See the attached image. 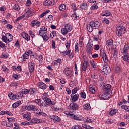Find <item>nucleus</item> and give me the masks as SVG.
Segmentation results:
<instances>
[{
    "mask_svg": "<svg viewBox=\"0 0 129 129\" xmlns=\"http://www.w3.org/2000/svg\"><path fill=\"white\" fill-rule=\"evenodd\" d=\"M0 47L1 48H5L6 47V45L1 41H0Z\"/></svg>",
    "mask_w": 129,
    "mask_h": 129,
    "instance_id": "nucleus-63",
    "label": "nucleus"
},
{
    "mask_svg": "<svg viewBox=\"0 0 129 129\" xmlns=\"http://www.w3.org/2000/svg\"><path fill=\"white\" fill-rule=\"evenodd\" d=\"M52 49H55L56 48V42L54 40H52Z\"/></svg>",
    "mask_w": 129,
    "mask_h": 129,
    "instance_id": "nucleus-55",
    "label": "nucleus"
},
{
    "mask_svg": "<svg viewBox=\"0 0 129 129\" xmlns=\"http://www.w3.org/2000/svg\"><path fill=\"white\" fill-rule=\"evenodd\" d=\"M121 108H122L123 109H125V110H127V111H128V112H129V107L128 106L123 105L121 106Z\"/></svg>",
    "mask_w": 129,
    "mask_h": 129,
    "instance_id": "nucleus-43",
    "label": "nucleus"
},
{
    "mask_svg": "<svg viewBox=\"0 0 129 129\" xmlns=\"http://www.w3.org/2000/svg\"><path fill=\"white\" fill-rule=\"evenodd\" d=\"M6 126L7 127H12V126H13V123H12L10 121H8V122L6 123Z\"/></svg>",
    "mask_w": 129,
    "mask_h": 129,
    "instance_id": "nucleus-42",
    "label": "nucleus"
},
{
    "mask_svg": "<svg viewBox=\"0 0 129 129\" xmlns=\"http://www.w3.org/2000/svg\"><path fill=\"white\" fill-rule=\"evenodd\" d=\"M24 18H25V15H23L21 16L18 17L16 20V22H18V21H20V20H22V19H24Z\"/></svg>",
    "mask_w": 129,
    "mask_h": 129,
    "instance_id": "nucleus-53",
    "label": "nucleus"
},
{
    "mask_svg": "<svg viewBox=\"0 0 129 129\" xmlns=\"http://www.w3.org/2000/svg\"><path fill=\"white\" fill-rule=\"evenodd\" d=\"M28 66H29V72H30L31 73H33V71H34V69H35L34 68V63L31 62H29L28 63Z\"/></svg>",
    "mask_w": 129,
    "mask_h": 129,
    "instance_id": "nucleus-13",
    "label": "nucleus"
},
{
    "mask_svg": "<svg viewBox=\"0 0 129 129\" xmlns=\"http://www.w3.org/2000/svg\"><path fill=\"white\" fill-rule=\"evenodd\" d=\"M78 105L75 103H72L69 105L68 107V109H70L71 110H76L78 109Z\"/></svg>",
    "mask_w": 129,
    "mask_h": 129,
    "instance_id": "nucleus-5",
    "label": "nucleus"
},
{
    "mask_svg": "<svg viewBox=\"0 0 129 129\" xmlns=\"http://www.w3.org/2000/svg\"><path fill=\"white\" fill-rule=\"evenodd\" d=\"M88 66V61L84 60L83 66H82V70L84 71H86V69L87 68V66Z\"/></svg>",
    "mask_w": 129,
    "mask_h": 129,
    "instance_id": "nucleus-18",
    "label": "nucleus"
},
{
    "mask_svg": "<svg viewBox=\"0 0 129 129\" xmlns=\"http://www.w3.org/2000/svg\"><path fill=\"white\" fill-rule=\"evenodd\" d=\"M15 46L17 47V48H20V40L18 39L16 41V42L15 44Z\"/></svg>",
    "mask_w": 129,
    "mask_h": 129,
    "instance_id": "nucleus-50",
    "label": "nucleus"
},
{
    "mask_svg": "<svg viewBox=\"0 0 129 129\" xmlns=\"http://www.w3.org/2000/svg\"><path fill=\"white\" fill-rule=\"evenodd\" d=\"M56 35H57V34L56 33L55 31H53L51 32V33H50V36L52 38H54V37H56Z\"/></svg>",
    "mask_w": 129,
    "mask_h": 129,
    "instance_id": "nucleus-49",
    "label": "nucleus"
},
{
    "mask_svg": "<svg viewBox=\"0 0 129 129\" xmlns=\"http://www.w3.org/2000/svg\"><path fill=\"white\" fill-rule=\"evenodd\" d=\"M41 25V22L40 21H38L37 20H34L31 22V26L33 28L35 27V26H37V27H39Z\"/></svg>",
    "mask_w": 129,
    "mask_h": 129,
    "instance_id": "nucleus-9",
    "label": "nucleus"
},
{
    "mask_svg": "<svg viewBox=\"0 0 129 129\" xmlns=\"http://www.w3.org/2000/svg\"><path fill=\"white\" fill-rule=\"evenodd\" d=\"M128 45H125V46L124 47V49H123V53H124V54H127V52L128 51Z\"/></svg>",
    "mask_w": 129,
    "mask_h": 129,
    "instance_id": "nucleus-30",
    "label": "nucleus"
},
{
    "mask_svg": "<svg viewBox=\"0 0 129 129\" xmlns=\"http://www.w3.org/2000/svg\"><path fill=\"white\" fill-rule=\"evenodd\" d=\"M104 63H106V64H107V63H108V58H107V56H106L105 57H104L103 59Z\"/></svg>",
    "mask_w": 129,
    "mask_h": 129,
    "instance_id": "nucleus-59",
    "label": "nucleus"
},
{
    "mask_svg": "<svg viewBox=\"0 0 129 129\" xmlns=\"http://www.w3.org/2000/svg\"><path fill=\"white\" fill-rule=\"evenodd\" d=\"M56 2L54 0H46L43 2V6L45 7H48V6H51V5H55Z\"/></svg>",
    "mask_w": 129,
    "mask_h": 129,
    "instance_id": "nucleus-8",
    "label": "nucleus"
},
{
    "mask_svg": "<svg viewBox=\"0 0 129 129\" xmlns=\"http://www.w3.org/2000/svg\"><path fill=\"white\" fill-rule=\"evenodd\" d=\"M66 47L68 50L70 48V42H69V41H68L66 44Z\"/></svg>",
    "mask_w": 129,
    "mask_h": 129,
    "instance_id": "nucleus-60",
    "label": "nucleus"
},
{
    "mask_svg": "<svg viewBox=\"0 0 129 129\" xmlns=\"http://www.w3.org/2000/svg\"><path fill=\"white\" fill-rule=\"evenodd\" d=\"M61 33L62 34V35H64V36H65V35H67L69 32L68 30L66 29L65 27L61 29Z\"/></svg>",
    "mask_w": 129,
    "mask_h": 129,
    "instance_id": "nucleus-27",
    "label": "nucleus"
},
{
    "mask_svg": "<svg viewBox=\"0 0 129 129\" xmlns=\"http://www.w3.org/2000/svg\"><path fill=\"white\" fill-rule=\"evenodd\" d=\"M31 4L32 2H31V1H28L26 2V6L27 7H30V6H31Z\"/></svg>",
    "mask_w": 129,
    "mask_h": 129,
    "instance_id": "nucleus-58",
    "label": "nucleus"
},
{
    "mask_svg": "<svg viewBox=\"0 0 129 129\" xmlns=\"http://www.w3.org/2000/svg\"><path fill=\"white\" fill-rule=\"evenodd\" d=\"M80 8L81 10H86L87 9V4L86 3H83L81 5Z\"/></svg>",
    "mask_w": 129,
    "mask_h": 129,
    "instance_id": "nucleus-25",
    "label": "nucleus"
},
{
    "mask_svg": "<svg viewBox=\"0 0 129 129\" xmlns=\"http://www.w3.org/2000/svg\"><path fill=\"white\" fill-rule=\"evenodd\" d=\"M84 108L86 110H89V109L91 108V107H90V104H85V105H84Z\"/></svg>",
    "mask_w": 129,
    "mask_h": 129,
    "instance_id": "nucleus-28",
    "label": "nucleus"
},
{
    "mask_svg": "<svg viewBox=\"0 0 129 129\" xmlns=\"http://www.w3.org/2000/svg\"><path fill=\"white\" fill-rule=\"evenodd\" d=\"M89 90L90 92H92V93H94L95 92V89L94 87H91V86H90Z\"/></svg>",
    "mask_w": 129,
    "mask_h": 129,
    "instance_id": "nucleus-41",
    "label": "nucleus"
},
{
    "mask_svg": "<svg viewBox=\"0 0 129 129\" xmlns=\"http://www.w3.org/2000/svg\"><path fill=\"white\" fill-rule=\"evenodd\" d=\"M42 37L43 38L44 41H48V40H49V37L47 36V34H46V35L42 36Z\"/></svg>",
    "mask_w": 129,
    "mask_h": 129,
    "instance_id": "nucleus-56",
    "label": "nucleus"
},
{
    "mask_svg": "<svg viewBox=\"0 0 129 129\" xmlns=\"http://www.w3.org/2000/svg\"><path fill=\"white\" fill-rule=\"evenodd\" d=\"M126 31L125 27L123 26H118L116 31V35L118 37H120L123 34H125Z\"/></svg>",
    "mask_w": 129,
    "mask_h": 129,
    "instance_id": "nucleus-2",
    "label": "nucleus"
},
{
    "mask_svg": "<svg viewBox=\"0 0 129 129\" xmlns=\"http://www.w3.org/2000/svg\"><path fill=\"white\" fill-rule=\"evenodd\" d=\"M107 94H108V93H107L103 94L101 95V98H102L103 99H104L105 100L106 99H108V98H109V97H108V96H107Z\"/></svg>",
    "mask_w": 129,
    "mask_h": 129,
    "instance_id": "nucleus-24",
    "label": "nucleus"
},
{
    "mask_svg": "<svg viewBox=\"0 0 129 129\" xmlns=\"http://www.w3.org/2000/svg\"><path fill=\"white\" fill-rule=\"evenodd\" d=\"M21 125H30V122L25 121L21 123Z\"/></svg>",
    "mask_w": 129,
    "mask_h": 129,
    "instance_id": "nucleus-57",
    "label": "nucleus"
},
{
    "mask_svg": "<svg viewBox=\"0 0 129 129\" xmlns=\"http://www.w3.org/2000/svg\"><path fill=\"white\" fill-rule=\"evenodd\" d=\"M104 90L106 93H109L111 90V85L110 84H107L104 86Z\"/></svg>",
    "mask_w": 129,
    "mask_h": 129,
    "instance_id": "nucleus-10",
    "label": "nucleus"
},
{
    "mask_svg": "<svg viewBox=\"0 0 129 129\" xmlns=\"http://www.w3.org/2000/svg\"><path fill=\"white\" fill-rule=\"evenodd\" d=\"M115 71L117 73H118V72H120V67H116Z\"/></svg>",
    "mask_w": 129,
    "mask_h": 129,
    "instance_id": "nucleus-62",
    "label": "nucleus"
},
{
    "mask_svg": "<svg viewBox=\"0 0 129 129\" xmlns=\"http://www.w3.org/2000/svg\"><path fill=\"white\" fill-rule=\"evenodd\" d=\"M92 46H93V44L91 43V42H89L87 45L86 48H87V53H89V54H90V52H91V49H92Z\"/></svg>",
    "mask_w": 129,
    "mask_h": 129,
    "instance_id": "nucleus-12",
    "label": "nucleus"
},
{
    "mask_svg": "<svg viewBox=\"0 0 129 129\" xmlns=\"http://www.w3.org/2000/svg\"><path fill=\"white\" fill-rule=\"evenodd\" d=\"M9 57V54L8 53H3L1 55V58H4V59H7Z\"/></svg>",
    "mask_w": 129,
    "mask_h": 129,
    "instance_id": "nucleus-36",
    "label": "nucleus"
},
{
    "mask_svg": "<svg viewBox=\"0 0 129 129\" xmlns=\"http://www.w3.org/2000/svg\"><path fill=\"white\" fill-rule=\"evenodd\" d=\"M82 127L86 129H92V127H90L89 125L82 124Z\"/></svg>",
    "mask_w": 129,
    "mask_h": 129,
    "instance_id": "nucleus-45",
    "label": "nucleus"
},
{
    "mask_svg": "<svg viewBox=\"0 0 129 129\" xmlns=\"http://www.w3.org/2000/svg\"><path fill=\"white\" fill-rule=\"evenodd\" d=\"M14 10H16L17 11H19L20 10V6L18 4H15L13 6Z\"/></svg>",
    "mask_w": 129,
    "mask_h": 129,
    "instance_id": "nucleus-47",
    "label": "nucleus"
},
{
    "mask_svg": "<svg viewBox=\"0 0 129 129\" xmlns=\"http://www.w3.org/2000/svg\"><path fill=\"white\" fill-rule=\"evenodd\" d=\"M116 112H117V110L116 109H114L112 110L109 113L111 115H114V114H116Z\"/></svg>",
    "mask_w": 129,
    "mask_h": 129,
    "instance_id": "nucleus-35",
    "label": "nucleus"
},
{
    "mask_svg": "<svg viewBox=\"0 0 129 129\" xmlns=\"http://www.w3.org/2000/svg\"><path fill=\"white\" fill-rule=\"evenodd\" d=\"M43 100L44 102L42 103V107H46V106H48V105L51 104V99L48 97H45L43 98Z\"/></svg>",
    "mask_w": 129,
    "mask_h": 129,
    "instance_id": "nucleus-4",
    "label": "nucleus"
},
{
    "mask_svg": "<svg viewBox=\"0 0 129 129\" xmlns=\"http://www.w3.org/2000/svg\"><path fill=\"white\" fill-rule=\"evenodd\" d=\"M38 87L41 89H46L47 86L45 83H43V82H41L38 83Z\"/></svg>",
    "mask_w": 129,
    "mask_h": 129,
    "instance_id": "nucleus-16",
    "label": "nucleus"
},
{
    "mask_svg": "<svg viewBox=\"0 0 129 129\" xmlns=\"http://www.w3.org/2000/svg\"><path fill=\"white\" fill-rule=\"evenodd\" d=\"M35 107H36L34 106V105H30L29 106H26L25 107V109H26L27 110H29L30 111H34Z\"/></svg>",
    "mask_w": 129,
    "mask_h": 129,
    "instance_id": "nucleus-17",
    "label": "nucleus"
},
{
    "mask_svg": "<svg viewBox=\"0 0 129 129\" xmlns=\"http://www.w3.org/2000/svg\"><path fill=\"white\" fill-rule=\"evenodd\" d=\"M7 36L3 35L2 37V40L3 41V42H4V43H7Z\"/></svg>",
    "mask_w": 129,
    "mask_h": 129,
    "instance_id": "nucleus-51",
    "label": "nucleus"
},
{
    "mask_svg": "<svg viewBox=\"0 0 129 129\" xmlns=\"http://www.w3.org/2000/svg\"><path fill=\"white\" fill-rule=\"evenodd\" d=\"M90 64L93 68H96L97 63L94 61H91Z\"/></svg>",
    "mask_w": 129,
    "mask_h": 129,
    "instance_id": "nucleus-39",
    "label": "nucleus"
},
{
    "mask_svg": "<svg viewBox=\"0 0 129 129\" xmlns=\"http://www.w3.org/2000/svg\"><path fill=\"white\" fill-rule=\"evenodd\" d=\"M36 89L35 88H30L29 89V92H30V94H35L36 93Z\"/></svg>",
    "mask_w": 129,
    "mask_h": 129,
    "instance_id": "nucleus-38",
    "label": "nucleus"
},
{
    "mask_svg": "<svg viewBox=\"0 0 129 129\" xmlns=\"http://www.w3.org/2000/svg\"><path fill=\"white\" fill-rule=\"evenodd\" d=\"M100 26V23L98 21H91L87 26V30L89 33L93 31V29H98Z\"/></svg>",
    "mask_w": 129,
    "mask_h": 129,
    "instance_id": "nucleus-1",
    "label": "nucleus"
},
{
    "mask_svg": "<svg viewBox=\"0 0 129 129\" xmlns=\"http://www.w3.org/2000/svg\"><path fill=\"white\" fill-rule=\"evenodd\" d=\"M71 52V50H68V51H63L62 52V54H63L64 56H67V55H69L70 54V52Z\"/></svg>",
    "mask_w": 129,
    "mask_h": 129,
    "instance_id": "nucleus-52",
    "label": "nucleus"
},
{
    "mask_svg": "<svg viewBox=\"0 0 129 129\" xmlns=\"http://www.w3.org/2000/svg\"><path fill=\"white\" fill-rule=\"evenodd\" d=\"M122 58L124 61H126V62H129V56L128 55H124L122 56Z\"/></svg>",
    "mask_w": 129,
    "mask_h": 129,
    "instance_id": "nucleus-37",
    "label": "nucleus"
},
{
    "mask_svg": "<svg viewBox=\"0 0 129 129\" xmlns=\"http://www.w3.org/2000/svg\"><path fill=\"white\" fill-rule=\"evenodd\" d=\"M64 71L67 76H69L70 77H72V76H73V73L72 71L69 70V68H66Z\"/></svg>",
    "mask_w": 129,
    "mask_h": 129,
    "instance_id": "nucleus-11",
    "label": "nucleus"
},
{
    "mask_svg": "<svg viewBox=\"0 0 129 129\" xmlns=\"http://www.w3.org/2000/svg\"><path fill=\"white\" fill-rule=\"evenodd\" d=\"M94 50H96V51H98V50H99V45H95L94 46Z\"/></svg>",
    "mask_w": 129,
    "mask_h": 129,
    "instance_id": "nucleus-64",
    "label": "nucleus"
},
{
    "mask_svg": "<svg viewBox=\"0 0 129 129\" xmlns=\"http://www.w3.org/2000/svg\"><path fill=\"white\" fill-rule=\"evenodd\" d=\"M102 16H105L106 17H108L109 16H110V12H109V11H106L105 12H103L102 14Z\"/></svg>",
    "mask_w": 129,
    "mask_h": 129,
    "instance_id": "nucleus-32",
    "label": "nucleus"
},
{
    "mask_svg": "<svg viewBox=\"0 0 129 129\" xmlns=\"http://www.w3.org/2000/svg\"><path fill=\"white\" fill-rule=\"evenodd\" d=\"M23 59H29V54L27 53V52H25L23 55Z\"/></svg>",
    "mask_w": 129,
    "mask_h": 129,
    "instance_id": "nucleus-46",
    "label": "nucleus"
},
{
    "mask_svg": "<svg viewBox=\"0 0 129 129\" xmlns=\"http://www.w3.org/2000/svg\"><path fill=\"white\" fill-rule=\"evenodd\" d=\"M80 96L82 98L85 99L86 98V94L85 92H81Z\"/></svg>",
    "mask_w": 129,
    "mask_h": 129,
    "instance_id": "nucleus-44",
    "label": "nucleus"
},
{
    "mask_svg": "<svg viewBox=\"0 0 129 129\" xmlns=\"http://www.w3.org/2000/svg\"><path fill=\"white\" fill-rule=\"evenodd\" d=\"M71 99L74 102H75V101H77L78 100V97H79V95L78 94H71Z\"/></svg>",
    "mask_w": 129,
    "mask_h": 129,
    "instance_id": "nucleus-15",
    "label": "nucleus"
},
{
    "mask_svg": "<svg viewBox=\"0 0 129 129\" xmlns=\"http://www.w3.org/2000/svg\"><path fill=\"white\" fill-rule=\"evenodd\" d=\"M66 29L69 31L71 32V30H72V28L71 27V26L69 25V24H67L66 26H65Z\"/></svg>",
    "mask_w": 129,
    "mask_h": 129,
    "instance_id": "nucleus-31",
    "label": "nucleus"
},
{
    "mask_svg": "<svg viewBox=\"0 0 129 129\" xmlns=\"http://www.w3.org/2000/svg\"><path fill=\"white\" fill-rule=\"evenodd\" d=\"M39 34L40 36H41V37L43 36H46V35H47V28H46L45 26H43L40 28Z\"/></svg>",
    "mask_w": 129,
    "mask_h": 129,
    "instance_id": "nucleus-6",
    "label": "nucleus"
},
{
    "mask_svg": "<svg viewBox=\"0 0 129 129\" xmlns=\"http://www.w3.org/2000/svg\"><path fill=\"white\" fill-rule=\"evenodd\" d=\"M71 17L73 20H76V19H77V16L76 15V13L74 12V14H72L71 15Z\"/></svg>",
    "mask_w": 129,
    "mask_h": 129,
    "instance_id": "nucleus-54",
    "label": "nucleus"
},
{
    "mask_svg": "<svg viewBox=\"0 0 129 129\" xmlns=\"http://www.w3.org/2000/svg\"><path fill=\"white\" fill-rule=\"evenodd\" d=\"M21 36L22 37V38H23L24 39L26 40V41L30 40V36L27 33H24V34H22Z\"/></svg>",
    "mask_w": 129,
    "mask_h": 129,
    "instance_id": "nucleus-19",
    "label": "nucleus"
},
{
    "mask_svg": "<svg viewBox=\"0 0 129 129\" xmlns=\"http://www.w3.org/2000/svg\"><path fill=\"white\" fill-rule=\"evenodd\" d=\"M67 115H71L72 118L74 119V120H83V117L81 116H78L77 115H75L74 114L66 113Z\"/></svg>",
    "mask_w": 129,
    "mask_h": 129,
    "instance_id": "nucleus-3",
    "label": "nucleus"
},
{
    "mask_svg": "<svg viewBox=\"0 0 129 129\" xmlns=\"http://www.w3.org/2000/svg\"><path fill=\"white\" fill-rule=\"evenodd\" d=\"M97 9H98V6L96 4H94L91 7V10H96Z\"/></svg>",
    "mask_w": 129,
    "mask_h": 129,
    "instance_id": "nucleus-48",
    "label": "nucleus"
},
{
    "mask_svg": "<svg viewBox=\"0 0 129 129\" xmlns=\"http://www.w3.org/2000/svg\"><path fill=\"white\" fill-rule=\"evenodd\" d=\"M95 120H92L91 117H87L86 119V122H94Z\"/></svg>",
    "mask_w": 129,
    "mask_h": 129,
    "instance_id": "nucleus-34",
    "label": "nucleus"
},
{
    "mask_svg": "<svg viewBox=\"0 0 129 129\" xmlns=\"http://www.w3.org/2000/svg\"><path fill=\"white\" fill-rule=\"evenodd\" d=\"M8 96H9V97H10V99H12V100L16 99V95H14L12 92H10L8 94Z\"/></svg>",
    "mask_w": 129,
    "mask_h": 129,
    "instance_id": "nucleus-20",
    "label": "nucleus"
},
{
    "mask_svg": "<svg viewBox=\"0 0 129 129\" xmlns=\"http://www.w3.org/2000/svg\"><path fill=\"white\" fill-rule=\"evenodd\" d=\"M16 99L17 98V99H21V98H22L23 96H24V95H23L22 93H18L16 94Z\"/></svg>",
    "mask_w": 129,
    "mask_h": 129,
    "instance_id": "nucleus-26",
    "label": "nucleus"
},
{
    "mask_svg": "<svg viewBox=\"0 0 129 129\" xmlns=\"http://www.w3.org/2000/svg\"><path fill=\"white\" fill-rule=\"evenodd\" d=\"M106 44L107 46H111V45H113V40L112 39L108 40L106 42Z\"/></svg>",
    "mask_w": 129,
    "mask_h": 129,
    "instance_id": "nucleus-23",
    "label": "nucleus"
},
{
    "mask_svg": "<svg viewBox=\"0 0 129 129\" xmlns=\"http://www.w3.org/2000/svg\"><path fill=\"white\" fill-rule=\"evenodd\" d=\"M25 12H26V13H27L28 17H32V16H33V14H32V11H31V10H30V9H26L25 10Z\"/></svg>",
    "mask_w": 129,
    "mask_h": 129,
    "instance_id": "nucleus-21",
    "label": "nucleus"
},
{
    "mask_svg": "<svg viewBox=\"0 0 129 129\" xmlns=\"http://www.w3.org/2000/svg\"><path fill=\"white\" fill-rule=\"evenodd\" d=\"M50 118L51 119H53L54 122H59L60 121V118L56 115L50 116Z\"/></svg>",
    "mask_w": 129,
    "mask_h": 129,
    "instance_id": "nucleus-14",
    "label": "nucleus"
},
{
    "mask_svg": "<svg viewBox=\"0 0 129 129\" xmlns=\"http://www.w3.org/2000/svg\"><path fill=\"white\" fill-rule=\"evenodd\" d=\"M6 28H8L9 30H12V29H13V25L11 24H7L6 26Z\"/></svg>",
    "mask_w": 129,
    "mask_h": 129,
    "instance_id": "nucleus-61",
    "label": "nucleus"
},
{
    "mask_svg": "<svg viewBox=\"0 0 129 129\" xmlns=\"http://www.w3.org/2000/svg\"><path fill=\"white\" fill-rule=\"evenodd\" d=\"M102 71L104 72L105 74H108L110 71V67L108 66V65H104L103 67H102Z\"/></svg>",
    "mask_w": 129,
    "mask_h": 129,
    "instance_id": "nucleus-7",
    "label": "nucleus"
},
{
    "mask_svg": "<svg viewBox=\"0 0 129 129\" xmlns=\"http://www.w3.org/2000/svg\"><path fill=\"white\" fill-rule=\"evenodd\" d=\"M66 9V6L64 4H61L59 5V10L60 11H64Z\"/></svg>",
    "mask_w": 129,
    "mask_h": 129,
    "instance_id": "nucleus-33",
    "label": "nucleus"
},
{
    "mask_svg": "<svg viewBox=\"0 0 129 129\" xmlns=\"http://www.w3.org/2000/svg\"><path fill=\"white\" fill-rule=\"evenodd\" d=\"M33 111H34L35 113H36V114H40L41 115H44V113L40 112V110H38V107H35L34 110H33Z\"/></svg>",
    "mask_w": 129,
    "mask_h": 129,
    "instance_id": "nucleus-22",
    "label": "nucleus"
},
{
    "mask_svg": "<svg viewBox=\"0 0 129 129\" xmlns=\"http://www.w3.org/2000/svg\"><path fill=\"white\" fill-rule=\"evenodd\" d=\"M35 102L36 103H37L39 106H41V107H43V103L41 102V99H36L35 100Z\"/></svg>",
    "mask_w": 129,
    "mask_h": 129,
    "instance_id": "nucleus-29",
    "label": "nucleus"
},
{
    "mask_svg": "<svg viewBox=\"0 0 129 129\" xmlns=\"http://www.w3.org/2000/svg\"><path fill=\"white\" fill-rule=\"evenodd\" d=\"M71 6H72L73 12H75V11H76L77 10V8L76 7V5L75 3H72Z\"/></svg>",
    "mask_w": 129,
    "mask_h": 129,
    "instance_id": "nucleus-40",
    "label": "nucleus"
}]
</instances>
